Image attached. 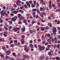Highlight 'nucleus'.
I'll use <instances>...</instances> for the list:
<instances>
[{"mask_svg": "<svg viewBox=\"0 0 60 60\" xmlns=\"http://www.w3.org/2000/svg\"><path fill=\"white\" fill-rule=\"evenodd\" d=\"M56 28L54 27H53V34H54L55 35V34H56Z\"/></svg>", "mask_w": 60, "mask_h": 60, "instance_id": "1", "label": "nucleus"}, {"mask_svg": "<svg viewBox=\"0 0 60 60\" xmlns=\"http://www.w3.org/2000/svg\"><path fill=\"white\" fill-rule=\"evenodd\" d=\"M13 30L15 32H16L18 30H20V28L19 27L14 28L13 29Z\"/></svg>", "mask_w": 60, "mask_h": 60, "instance_id": "2", "label": "nucleus"}, {"mask_svg": "<svg viewBox=\"0 0 60 60\" xmlns=\"http://www.w3.org/2000/svg\"><path fill=\"white\" fill-rule=\"evenodd\" d=\"M18 19V17L17 16H15L14 18H12L11 19V20L12 21H15L17 20V19Z\"/></svg>", "mask_w": 60, "mask_h": 60, "instance_id": "3", "label": "nucleus"}, {"mask_svg": "<svg viewBox=\"0 0 60 60\" xmlns=\"http://www.w3.org/2000/svg\"><path fill=\"white\" fill-rule=\"evenodd\" d=\"M5 52H6L7 55H9L10 54V53H11V50L5 51Z\"/></svg>", "mask_w": 60, "mask_h": 60, "instance_id": "4", "label": "nucleus"}, {"mask_svg": "<svg viewBox=\"0 0 60 60\" xmlns=\"http://www.w3.org/2000/svg\"><path fill=\"white\" fill-rule=\"evenodd\" d=\"M45 47L43 46H42L41 48H39V50H40L41 51H42L45 49Z\"/></svg>", "mask_w": 60, "mask_h": 60, "instance_id": "5", "label": "nucleus"}, {"mask_svg": "<svg viewBox=\"0 0 60 60\" xmlns=\"http://www.w3.org/2000/svg\"><path fill=\"white\" fill-rule=\"evenodd\" d=\"M45 56H44V55H42V56H40L39 57V58L40 59H41V60H43L44 58H45Z\"/></svg>", "mask_w": 60, "mask_h": 60, "instance_id": "6", "label": "nucleus"}, {"mask_svg": "<svg viewBox=\"0 0 60 60\" xmlns=\"http://www.w3.org/2000/svg\"><path fill=\"white\" fill-rule=\"evenodd\" d=\"M12 12V13H13L14 14H17V12H19V10L17 9V11H13Z\"/></svg>", "mask_w": 60, "mask_h": 60, "instance_id": "7", "label": "nucleus"}, {"mask_svg": "<svg viewBox=\"0 0 60 60\" xmlns=\"http://www.w3.org/2000/svg\"><path fill=\"white\" fill-rule=\"evenodd\" d=\"M24 49L26 52H28L29 51V49H28V48H25Z\"/></svg>", "mask_w": 60, "mask_h": 60, "instance_id": "8", "label": "nucleus"}, {"mask_svg": "<svg viewBox=\"0 0 60 60\" xmlns=\"http://www.w3.org/2000/svg\"><path fill=\"white\" fill-rule=\"evenodd\" d=\"M26 4L27 5V6L29 7V8H30V4L28 2H26Z\"/></svg>", "mask_w": 60, "mask_h": 60, "instance_id": "9", "label": "nucleus"}, {"mask_svg": "<svg viewBox=\"0 0 60 60\" xmlns=\"http://www.w3.org/2000/svg\"><path fill=\"white\" fill-rule=\"evenodd\" d=\"M29 46L31 48H34V46L32 44H29Z\"/></svg>", "mask_w": 60, "mask_h": 60, "instance_id": "10", "label": "nucleus"}, {"mask_svg": "<svg viewBox=\"0 0 60 60\" xmlns=\"http://www.w3.org/2000/svg\"><path fill=\"white\" fill-rule=\"evenodd\" d=\"M14 43L15 45H17V43L18 42V41L17 40H15L14 41Z\"/></svg>", "mask_w": 60, "mask_h": 60, "instance_id": "11", "label": "nucleus"}, {"mask_svg": "<svg viewBox=\"0 0 60 60\" xmlns=\"http://www.w3.org/2000/svg\"><path fill=\"white\" fill-rule=\"evenodd\" d=\"M12 26H8V30L9 31H11V29L12 28Z\"/></svg>", "mask_w": 60, "mask_h": 60, "instance_id": "12", "label": "nucleus"}, {"mask_svg": "<svg viewBox=\"0 0 60 60\" xmlns=\"http://www.w3.org/2000/svg\"><path fill=\"white\" fill-rule=\"evenodd\" d=\"M48 25L49 26V27H51L52 26V25L51 24V23L50 22H49L48 23Z\"/></svg>", "mask_w": 60, "mask_h": 60, "instance_id": "13", "label": "nucleus"}, {"mask_svg": "<svg viewBox=\"0 0 60 60\" xmlns=\"http://www.w3.org/2000/svg\"><path fill=\"white\" fill-rule=\"evenodd\" d=\"M47 41H48V42H49V44H51V40L50 39H48L47 40Z\"/></svg>", "mask_w": 60, "mask_h": 60, "instance_id": "14", "label": "nucleus"}, {"mask_svg": "<svg viewBox=\"0 0 60 60\" xmlns=\"http://www.w3.org/2000/svg\"><path fill=\"white\" fill-rule=\"evenodd\" d=\"M37 13L38 14H39L40 15V14H41V12L39 11V9H38L37 10Z\"/></svg>", "mask_w": 60, "mask_h": 60, "instance_id": "15", "label": "nucleus"}, {"mask_svg": "<svg viewBox=\"0 0 60 60\" xmlns=\"http://www.w3.org/2000/svg\"><path fill=\"white\" fill-rule=\"evenodd\" d=\"M23 6H24V8L26 9H27V8H28L26 4H25Z\"/></svg>", "mask_w": 60, "mask_h": 60, "instance_id": "16", "label": "nucleus"}, {"mask_svg": "<svg viewBox=\"0 0 60 60\" xmlns=\"http://www.w3.org/2000/svg\"><path fill=\"white\" fill-rule=\"evenodd\" d=\"M56 59V60H60V58L59 57L57 56L55 57Z\"/></svg>", "mask_w": 60, "mask_h": 60, "instance_id": "17", "label": "nucleus"}, {"mask_svg": "<svg viewBox=\"0 0 60 60\" xmlns=\"http://www.w3.org/2000/svg\"><path fill=\"white\" fill-rule=\"evenodd\" d=\"M41 30L42 31H44V30H45V29H44V28L43 27H41Z\"/></svg>", "mask_w": 60, "mask_h": 60, "instance_id": "18", "label": "nucleus"}, {"mask_svg": "<svg viewBox=\"0 0 60 60\" xmlns=\"http://www.w3.org/2000/svg\"><path fill=\"white\" fill-rule=\"evenodd\" d=\"M20 20H21V19H24V18L23 17V16H21L20 17Z\"/></svg>", "mask_w": 60, "mask_h": 60, "instance_id": "19", "label": "nucleus"}, {"mask_svg": "<svg viewBox=\"0 0 60 60\" xmlns=\"http://www.w3.org/2000/svg\"><path fill=\"white\" fill-rule=\"evenodd\" d=\"M45 29H46V30H48L49 29V27L47 26L46 27H45Z\"/></svg>", "mask_w": 60, "mask_h": 60, "instance_id": "20", "label": "nucleus"}, {"mask_svg": "<svg viewBox=\"0 0 60 60\" xmlns=\"http://www.w3.org/2000/svg\"><path fill=\"white\" fill-rule=\"evenodd\" d=\"M12 55L14 56L15 57H16V55L15 52H13L12 53Z\"/></svg>", "mask_w": 60, "mask_h": 60, "instance_id": "21", "label": "nucleus"}, {"mask_svg": "<svg viewBox=\"0 0 60 60\" xmlns=\"http://www.w3.org/2000/svg\"><path fill=\"white\" fill-rule=\"evenodd\" d=\"M21 15L19 14L18 15V17L19 19L21 17Z\"/></svg>", "mask_w": 60, "mask_h": 60, "instance_id": "22", "label": "nucleus"}, {"mask_svg": "<svg viewBox=\"0 0 60 60\" xmlns=\"http://www.w3.org/2000/svg\"><path fill=\"white\" fill-rule=\"evenodd\" d=\"M3 35L4 37H7V36H8V35H7V34L4 33L3 34Z\"/></svg>", "mask_w": 60, "mask_h": 60, "instance_id": "23", "label": "nucleus"}, {"mask_svg": "<svg viewBox=\"0 0 60 60\" xmlns=\"http://www.w3.org/2000/svg\"><path fill=\"white\" fill-rule=\"evenodd\" d=\"M32 11L33 12L34 11H35V12L36 11V9L33 8L32 10Z\"/></svg>", "mask_w": 60, "mask_h": 60, "instance_id": "24", "label": "nucleus"}, {"mask_svg": "<svg viewBox=\"0 0 60 60\" xmlns=\"http://www.w3.org/2000/svg\"><path fill=\"white\" fill-rule=\"evenodd\" d=\"M0 56L1 57H2V58H4V55L2 54Z\"/></svg>", "mask_w": 60, "mask_h": 60, "instance_id": "25", "label": "nucleus"}, {"mask_svg": "<svg viewBox=\"0 0 60 60\" xmlns=\"http://www.w3.org/2000/svg\"><path fill=\"white\" fill-rule=\"evenodd\" d=\"M4 29L5 30H6V31H7L8 30V28L6 26H4Z\"/></svg>", "mask_w": 60, "mask_h": 60, "instance_id": "26", "label": "nucleus"}, {"mask_svg": "<svg viewBox=\"0 0 60 60\" xmlns=\"http://www.w3.org/2000/svg\"><path fill=\"white\" fill-rule=\"evenodd\" d=\"M40 10H41V11H42V10H45V9H44V8H42L41 7L40 8Z\"/></svg>", "mask_w": 60, "mask_h": 60, "instance_id": "27", "label": "nucleus"}, {"mask_svg": "<svg viewBox=\"0 0 60 60\" xmlns=\"http://www.w3.org/2000/svg\"><path fill=\"white\" fill-rule=\"evenodd\" d=\"M60 10V9H59V8L57 9L56 10V11H55V12H58V11H59Z\"/></svg>", "mask_w": 60, "mask_h": 60, "instance_id": "28", "label": "nucleus"}, {"mask_svg": "<svg viewBox=\"0 0 60 60\" xmlns=\"http://www.w3.org/2000/svg\"><path fill=\"white\" fill-rule=\"evenodd\" d=\"M19 11L20 12H22V13H23V12H24L23 10H19Z\"/></svg>", "mask_w": 60, "mask_h": 60, "instance_id": "29", "label": "nucleus"}, {"mask_svg": "<svg viewBox=\"0 0 60 60\" xmlns=\"http://www.w3.org/2000/svg\"><path fill=\"white\" fill-rule=\"evenodd\" d=\"M51 52H49L48 53V55L49 56H51Z\"/></svg>", "mask_w": 60, "mask_h": 60, "instance_id": "30", "label": "nucleus"}, {"mask_svg": "<svg viewBox=\"0 0 60 60\" xmlns=\"http://www.w3.org/2000/svg\"><path fill=\"white\" fill-rule=\"evenodd\" d=\"M23 20V23H25L26 22V20L25 19H24V20Z\"/></svg>", "mask_w": 60, "mask_h": 60, "instance_id": "31", "label": "nucleus"}, {"mask_svg": "<svg viewBox=\"0 0 60 60\" xmlns=\"http://www.w3.org/2000/svg\"><path fill=\"white\" fill-rule=\"evenodd\" d=\"M22 32H24L25 31V29L22 28Z\"/></svg>", "mask_w": 60, "mask_h": 60, "instance_id": "32", "label": "nucleus"}, {"mask_svg": "<svg viewBox=\"0 0 60 60\" xmlns=\"http://www.w3.org/2000/svg\"><path fill=\"white\" fill-rule=\"evenodd\" d=\"M10 15L11 16H12V17H13V16H14V14L12 13H11Z\"/></svg>", "mask_w": 60, "mask_h": 60, "instance_id": "33", "label": "nucleus"}, {"mask_svg": "<svg viewBox=\"0 0 60 60\" xmlns=\"http://www.w3.org/2000/svg\"><path fill=\"white\" fill-rule=\"evenodd\" d=\"M51 0H50L49 1V5H51Z\"/></svg>", "mask_w": 60, "mask_h": 60, "instance_id": "34", "label": "nucleus"}, {"mask_svg": "<svg viewBox=\"0 0 60 60\" xmlns=\"http://www.w3.org/2000/svg\"><path fill=\"white\" fill-rule=\"evenodd\" d=\"M49 8L51 9L52 8V6H51V5H49Z\"/></svg>", "mask_w": 60, "mask_h": 60, "instance_id": "35", "label": "nucleus"}, {"mask_svg": "<svg viewBox=\"0 0 60 60\" xmlns=\"http://www.w3.org/2000/svg\"><path fill=\"white\" fill-rule=\"evenodd\" d=\"M6 59H9V58L8 56H6Z\"/></svg>", "mask_w": 60, "mask_h": 60, "instance_id": "36", "label": "nucleus"}, {"mask_svg": "<svg viewBox=\"0 0 60 60\" xmlns=\"http://www.w3.org/2000/svg\"><path fill=\"white\" fill-rule=\"evenodd\" d=\"M30 34H32V33H33V30H30Z\"/></svg>", "mask_w": 60, "mask_h": 60, "instance_id": "37", "label": "nucleus"}, {"mask_svg": "<svg viewBox=\"0 0 60 60\" xmlns=\"http://www.w3.org/2000/svg\"><path fill=\"white\" fill-rule=\"evenodd\" d=\"M34 47L35 48H37V45H36V44H34Z\"/></svg>", "mask_w": 60, "mask_h": 60, "instance_id": "38", "label": "nucleus"}, {"mask_svg": "<svg viewBox=\"0 0 60 60\" xmlns=\"http://www.w3.org/2000/svg\"><path fill=\"white\" fill-rule=\"evenodd\" d=\"M46 41H43L42 42L43 44H44L45 43Z\"/></svg>", "mask_w": 60, "mask_h": 60, "instance_id": "39", "label": "nucleus"}, {"mask_svg": "<svg viewBox=\"0 0 60 60\" xmlns=\"http://www.w3.org/2000/svg\"><path fill=\"white\" fill-rule=\"evenodd\" d=\"M29 43H33V41L31 40H30L29 41Z\"/></svg>", "mask_w": 60, "mask_h": 60, "instance_id": "40", "label": "nucleus"}, {"mask_svg": "<svg viewBox=\"0 0 60 60\" xmlns=\"http://www.w3.org/2000/svg\"><path fill=\"white\" fill-rule=\"evenodd\" d=\"M40 15L41 17H42H42H43V15H42V14H41H41H40Z\"/></svg>", "mask_w": 60, "mask_h": 60, "instance_id": "41", "label": "nucleus"}, {"mask_svg": "<svg viewBox=\"0 0 60 60\" xmlns=\"http://www.w3.org/2000/svg\"><path fill=\"white\" fill-rule=\"evenodd\" d=\"M4 11L3 10L2 11L0 12V14H3L4 13Z\"/></svg>", "mask_w": 60, "mask_h": 60, "instance_id": "42", "label": "nucleus"}, {"mask_svg": "<svg viewBox=\"0 0 60 60\" xmlns=\"http://www.w3.org/2000/svg\"><path fill=\"white\" fill-rule=\"evenodd\" d=\"M25 37V36L23 35L22 36V38H23V39H24V38Z\"/></svg>", "mask_w": 60, "mask_h": 60, "instance_id": "43", "label": "nucleus"}, {"mask_svg": "<svg viewBox=\"0 0 60 60\" xmlns=\"http://www.w3.org/2000/svg\"><path fill=\"white\" fill-rule=\"evenodd\" d=\"M18 23L19 24H21L22 23V22H21V21H19Z\"/></svg>", "mask_w": 60, "mask_h": 60, "instance_id": "44", "label": "nucleus"}, {"mask_svg": "<svg viewBox=\"0 0 60 60\" xmlns=\"http://www.w3.org/2000/svg\"><path fill=\"white\" fill-rule=\"evenodd\" d=\"M55 41V40L54 39H53V38H52V42H54V41Z\"/></svg>", "mask_w": 60, "mask_h": 60, "instance_id": "45", "label": "nucleus"}, {"mask_svg": "<svg viewBox=\"0 0 60 60\" xmlns=\"http://www.w3.org/2000/svg\"><path fill=\"white\" fill-rule=\"evenodd\" d=\"M49 48H47L46 49V50H47V51L49 50Z\"/></svg>", "mask_w": 60, "mask_h": 60, "instance_id": "46", "label": "nucleus"}, {"mask_svg": "<svg viewBox=\"0 0 60 60\" xmlns=\"http://www.w3.org/2000/svg\"><path fill=\"white\" fill-rule=\"evenodd\" d=\"M36 5L37 7H39V4H38V3H36Z\"/></svg>", "mask_w": 60, "mask_h": 60, "instance_id": "47", "label": "nucleus"}, {"mask_svg": "<svg viewBox=\"0 0 60 60\" xmlns=\"http://www.w3.org/2000/svg\"><path fill=\"white\" fill-rule=\"evenodd\" d=\"M51 17L50 16H49L48 17V19H51Z\"/></svg>", "mask_w": 60, "mask_h": 60, "instance_id": "48", "label": "nucleus"}, {"mask_svg": "<svg viewBox=\"0 0 60 60\" xmlns=\"http://www.w3.org/2000/svg\"><path fill=\"white\" fill-rule=\"evenodd\" d=\"M53 48H54V49H55L56 48V45H54L53 46Z\"/></svg>", "mask_w": 60, "mask_h": 60, "instance_id": "49", "label": "nucleus"}, {"mask_svg": "<svg viewBox=\"0 0 60 60\" xmlns=\"http://www.w3.org/2000/svg\"><path fill=\"white\" fill-rule=\"evenodd\" d=\"M46 60H49V57L48 56H47L46 58Z\"/></svg>", "mask_w": 60, "mask_h": 60, "instance_id": "50", "label": "nucleus"}, {"mask_svg": "<svg viewBox=\"0 0 60 60\" xmlns=\"http://www.w3.org/2000/svg\"><path fill=\"white\" fill-rule=\"evenodd\" d=\"M5 21H8L9 20V19L8 18H6L5 19Z\"/></svg>", "mask_w": 60, "mask_h": 60, "instance_id": "51", "label": "nucleus"}, {"mask_svg": "<svg viewBox=\"0 0 60 60\" xmlns=\"http://www.w3.org/2000/svg\"><path fill=\"white\" fill-rule=\"evenodd\" d=\"M24 41V39H23V38H22L21 39V41L22 42V41Z\"/></svg>", "mask_w": 60, "mask_h": 60, "instance_id": "52", "label": "nucleus"}, {"mask_svg": "<svg viewBox=\"0 0 60 60\" xmlns=\"http://www.w3.org/2000/svg\"><path fill=\"white\" fill-rule=\"evenodd\" d=\"M3 8L4 10H5V8H6V7H5V6H4L3 7Z\"/></svg>", "mask_w": 60, "mask_h": 60, "instance_id": "53", "label": "nucleus"}, {"mask_svg": "<svg viewBox=\"0 0 60 60\" xmlns=\"http://www.w3.org/2000/svg\"><path fill=\"white\" fill-rule=\"evenodd\" d=\"M38 47H39V48H41V45H38Z\"/></svg>", "mask_w": 60, "mask_h": 60, "instance_id": "54", "label": "nucleus"}, {"mask_svg": "<svg viewBox=\"0 0 60 60\" xmlns=\"http://www.w3.org/2000/svg\"><path fill=\"white\" fill-rule=\"evenodd\" d=\"M20 9H21V10H22V9L23 8V7H20Z\"/></svg>", "mask_w": 60, "mask_h": 60, "instance_id": "55", "label": "nucleus"}, {"mask_svg": "<svg viewBox=\"0 0 60 60\" xmlns=\"http://www.w3.org/2000/svg\"><path fill=\"white\" fill-rule=\"evenodd\" d=\"M56 1L58 3H60V0H56Z\"/></svg>", "mask_w": 60, "mask_h": 60, "instance_id": "56", "label": "nucleus"}, {"mask_svg": "<svg viewBox=\"0 0 60 60\" xmlns=\"http://www.w3.org/2000/svg\"><path fill=\"white\" fill-rule=\"evenodd\" d=\"M38 42H40V41H41V40L40 39H38Z\"/></svg>", "mask_w": 60, "mask_h": 60, "instance_id": "57", "label": "nucleus"}, {"mask_svg": "<svg viewBox=\"0 0 60 60\" xmlns=\"http://www.w3.org/2000/svg\"><path fill=\"white\" fill-rule=\"evenodd\" d=\"M50 36V34H48L47 35V37H49Z\"/></svg>", "mask_w": 60, "mask_h": 60, "instance_id": "58", "label": "nucleus"}, {"mask_svg": "<svg viewBox=\"0 0 60 60\" xmlns=\"http://www.w3.org/2000/svg\"><path fill=\"white\" fill-rule=\"evenodd\" d=\"M56 47L57 48H59V45H56Z\"/></svg>", "mask_w": 60, "mask_h": 60, "instance_id": "59", "label": "nucleus"}, {"mask_svg": "<svg viewBox=\"0 0 60 60\" xmlns=\"http://www.w3.org/2000/svg\"><path fill=\"white\" fill-rule=\"evenodd\" d=\"M3 24H1L0 25V27H1V26H3Z\"/></svg>", "mask_w": 60, "mask_h": 60, "instance_id": "60", "label": "nucleus"}, {"mask_svg": "<svg viewBox=\"0 0 60 60\" xmlns=\"http://www.w3.org/2000/svg\"><path fill=\"white\" fill-rule=\"evenodd\" d=\"M52 6L53 7H55V5L53 4H52Z\"/></svg>", "mask_w": 60, "mask_h": 60, "instance_id": "61", "label": "nucleus"}, {"mask_svg": "<svg viewBox=\"0 0 60 60\" xmlns=\"http://www.w3.org/2000/svg\"><path fill=\"white\" fill-rule=\"evenodd\" d=\"M37 23L38 25H40L41 24L39 22H38Z\"/></svg>", "mask_w": 60, "mask_h": 60, "instance_id": "62", "label": "nucleus"}, {"mask_svg": "<svg viewBox=\"0 0 60 60\" xmlns=\"http://www.w3.org/2000/svg\"><path fill=\"white\" fill-rule=\"evenodd\" d=\"M50 16H51V17H53V14H51L50 15Z\"/></svg>", "mask_w": 60, "mask_h": 60, "instance_id": "63", "label": "nucleus"}, {"mask_svg": "<svg viewBox=\"0 0 60 60\" xmlns=\"http://www.w3.org/2000/svg\"><path fill=\"white\" fill-rule=\"evenodd\" d=\"M10 60H14V58H11L10 59Z\"/></svg>", "mask_w": 60, "mask_h": 60, "instance_id": "64", "label": "nucleus"}]
</instances>
